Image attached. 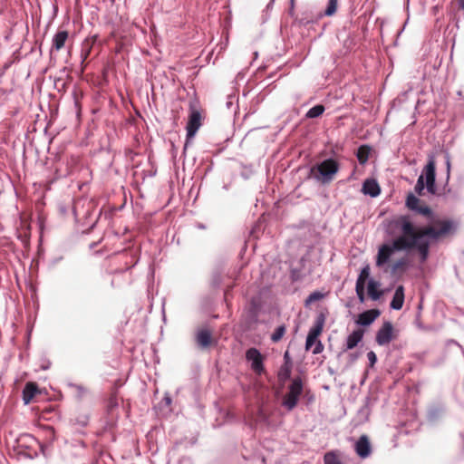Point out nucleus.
Wrapping results in <instances>:
<instances>
[{
    "label": "nucleus",
    "mask_w": 464,
    "mask_h": 464,
    "mask_svg": "<svg viewBox=\"0 0 464 464\" xmlns=\"http://www.w3.org/2000/svg\"><path fill=\"white\" fill-rule=\"evenodd\" d=\"M392 234H404L410 246L416 249L420 260L425 262L429 257L430 240L440 238L439 229L433 226L417 227L410 215H401L389 223Z\"/></svg>",
    "instance_id": "1"
},
{
    "label": "nucleus",
    "mask_w": 464,
    "mask_h": 464,
    "mask_svg": "<svg viewBox=\"0 0 464 464\" xmlns=\"http://www.w3.org/2000/svg\"><path fill=\"white\" fill-rule=\"evenodd\" d=\"M340 169L339 163L334 159H326L312 166L308 177L326 185L331 183Z\"/></svg>",
    "instance_id": "2"
},
{
    "label": "nucleus",
    "mask_w": 464,
    "mask_h": 464,
    "mask_svg": "<svg viewBox=\"0 0 464 464\" xmlns=\"http://www.w3.org/2000/svg\"><path fill=\"white\" fill-rule=\"evenodd\" d=\"M411 248L404 234H400L392 240L391 245H382L377 253L376 266L382 267L386 265L395 251H411Z\"/></svg>",
    "instance_id": "3"
},
{
    "label": "nucleus",
    "mask_w": 464,
    "mask_h": 464,
    "mask_svg": "<svg viewBox=\"0 0 464 464\" xmlns=\"http://www.w3.org/2000/svg\"><path fill=\"white\" fill-rule=\"evenodd\" d=\"M303 393V382L301 377H295L293 379L291 384L288 386V392L283 397L282 406L287 411L294 410L299 401L301 394Z\"/></svg>",
    "instance_id": "4"
},
{
    "label": "nucleus",
    "mask_w": 464,
    "mask_h": 464,
    "mask_svg": "<svg viewBox=\"0 0 464 464\" xmlns=\"http://www.w3.org/2000/svg\"><path fill=\"white\" fill-rule=\"evenodd\" d=\"M405 205L410 210L424 217L431 218L433 215L431 208L426 204H421L420 200L412 193L407 196Z\"/></svg>",
    "instance_id": "5"
},
{
    "label": "nucleus",
    "mask_w": 464,
    "mask_h": 464,
    "mask_svg": "<svg viewBox=\"0 0 464 464\" xmlns=\"http://www.w3.org/2000/svg\"><path fill=\"white\" fill-rule=\"evenodd\" d=\"M246 359L251 363V369L256 374L264 372V357L256 348H249L246 353Z\"/></svg>",
    "instance_id": "6"
},
{
    "label": "nucleus",
    "mask_w": 464,
    "mask_h": 464,
    "mask_svg": "<svg viewBox=\"0 0 464 464\" xmlns=\"http://www.w3.org/2000/svg\"><path fill=\"white\" fill-rule=\"evenodd\" d=\"M436 166L433 158H430L423 169L426 179V188L429 193H436Z\"/></svg>",
    "instance_id": "7"
},
{
    "label": "nucleus",
    "mask_w": 464,
    "mask_h": 464,
    "mask_svg": "<svg viewBox=\"0 0 464 464\" xmlns=\"http://www.w3.org/2000/svg\"><path fill=\"white\" fill-rule=\"evenodd\" d=\"M393 339V326L391 322H384L382 327L377 331L376 343L379 345H386Z\"/></svg>",
    "instance_id": "8"
},
{
    "label": "nucleus",
    "mask_w": 464,
    "mask_h": 464,
    "mask_svg": "<svg viewBox=\"0 0 464 464\" xmlns=\"http://www.w3.org/2000/svg\"><path fill=\"white\" fill-rule=\"evenodd\" d=\"M201 126V115L197 110H192L187 124V138H193Z\"/></svg>",
    "instance_id": "9"
},
{
    "label": "nucleus",
    "mask_w": 464,
    "mask_h": 464,
    "mask_svg": "<svg viewBox=\"0 0 464 464\" xmlns=\"http://www.w3.org/2000/svg\"><path fill=\"white\" fill-rule=\"evenodd\" d=\"M437 225L440 237L455 234L459 227V223L452 219L440 220Z\"/></svg>",
    "instance_id": "10"
},
{
    "label": "nucleus",
    "mask_w": 464,
    "mask_h": 464,
    "mask_svg": "<svg viewBox=\"0 0 464 464\" xmlns=\"http://www.w3.org/2000/svg\"><path fill=\"white\" fill-rule=\"evenodd\" d=\"M355 451L357 455L362 459H366L371 454V444L366 435H362L359 438L355 443Z\"/></svg>",
    "instance_id": "11"
},
{
    "label": "nucleus",
    "mask_w": 464,
    "mask_h": 464,
    "mask_svg": "<svg viewBox=\"0 0 464 464\" xmlns=\"http://www.w3.org/2000/svg\"><path fill=\"white\" fill-rule=\"evenodd\" d=\"M381 312L378 309H371L359 314L356 323L362 326L372 324L379 316Z\"/></svg>",
    "instance_id": "12"
},
{
    "label": "nucleus",
    "mask_w": 464,
    "mask_h": 464,
    "mask_svg": "<svg viewBox=\"0 0 464 464\" xmlns=\"http://www.w3.org/2000/svg\"><path fill=\"white\" fill-rule=\"evenodd\" d=\"M362 192L364 195H369L372 198H375L380 195L381 188L375 179H368L362 184Z\"/></svg>",
    "instance_id": "13"
},
{
    "label": "nucleus",
    "mask_w": 464,
    "mask_h": 464,
    "mask_svg": "<svg viewBox=\"0 0 464 464\" xmlns=\"http://www.w3.org/2000/svg\"><path fill=\"white\" fill-rule=\"evenodd\" d=\"M363 331L362 330H354L351 334H349L346 338L345 346L343 349V352H346L348 350H352L358 345V343L362 340Z\"/></svg>",
    "instance_id": "14"
},
{
    "label": "nucleus",
    "mask_w": 464,
    "mask_h": 464,
    "mask_svg": "<svg viewBox=\"0 0 464 464\" xmlns=\"http://www.w3.org/2000/svg\"><path fill=\"white\" fill-rule=\"evenodd\" d=\"M404 302V288L402 285H399L393 295L392 300L390 304L391 308L394 310L401 309Z\"/></svg>",
    "instance_id": "15"
},
{
    "label": "nucleus",
    "mask_w": 464,
    "mask_h": 464,
    "mask_svg": "<svg viewBox=\"0 0 464 464\" xmlns=\"http://www.w3.org/2000/svg\"><path fill=\"white\" fill-rule=\"evenodd\" d=\"M380 285V283L373 279H370L368 281V295L373 301L379 300L383 294L382 291L379 289Z\"/></svg>",
    "instance_id": "16"
},
{
    "label": "nucleus",
    "mask_w": 464,
    "mask_h": 464,
    "mask_svg": "<svg viewBox=\"0 0 464 464\" xmlns=\"http://www.w3.org/2000/svg\"><path fill=\"white\" fill-rule=\"evenodd\" d=\"M68 32L67 31H59L53 37V49L56 51L61 50L66 40L68 39Z\"/></svg>",
    "instance_id": "17"
},
{
    "label": "nucleus",
    "mask_w": 464,
    "mask_h": 464,
    "mask_svg": "<svg viewBox=\"0 0 464 464\" xmlns=\"http://www.w3.org/2000/svg\"><path fill=\"white\" fill-rule=\"evenodd\" d=\"M197 343L202 348H207L211 343V333L208 329H201L197 334Z\"/></svg>",
    "instance_id": "18"
},
{
    "label": "nucleus",
    "mask_w": 464,
    "mask_h": 464,
    "mask_svg": "<svg viewBox=\"0 0 464 464\" xmlns=\"http://www.w3.org/2000/svg\"><path fill=\"white\" fill-rule=\"evenodd\" d=\"M37 392V386L33 382H28L23 392V399L25 404H28Z\"/></svg>",
    "instance_id": "19"
},
{
    "label": "nucleus",
    "mask_w": 464,
    "mask_h": 464,
    "mask_svg": "<svg viewBox=\"0 0 464 464\" xmlns=\"http://www.w3.org/2000/svg\"><path fill=\"white\" fill-rule=\"evenodd\" d=\"M324 324V318L321 315L317 318L315 324L309 330L307 335L317 339L323 331Z\"/></svg>",
    "instance_id": "20"
},
{
    "label": "nucleus",
    "mask_w": 464,
    "mask_h": 464,
    "mask_svg": "<svg viewBox=\"0 0 464 464\" xmlns=\"http://www.w3.org/2000/svg\"><path fill=\"white\" fill-rule=\"evenodd\" d=\"M370 149L367 146H361L357 150V159L361 164L367 162L369 159Z\"/></svg>",
    "instance_id": "21"
},
{
    "label": "nucleus",
    "mask_w": 464,
    "mask_h": 464,
    "mask_svg": "<svg viewBox=\"0 0 464 464\" xmlns=\"http://www.w3.org/2000/svg\"><path fill=\"white\" fill-rule=\"evenodd\" d=\"M324 111V105L318 104L312 107L305 114L306 118L314 119L321 116Z\"/></svg>",
    "instance_id": "22"
},
{
    "label": "nucleus",
    "mask_w": 464,
    "mask_h": 464,
    "mask_svg": "<svg viewBox=\"0 0 464 464\" xmlns=\"http://www.w3.org/2000/svg\"><path fill=\"white\" fill-rule=\"evenodd\" d=\"M407 264H408V261L406 258H404V257L401 258L392 264V266L391 267V272L392 274H396L399 271H403V270H405Z\"/></svg>",
    "instance_id": "23"
},
{
    "label": "nucleus",
    "mask_w": 464,
    "mask_h": 464,
    "mask_svg": "<svg viewBox=\"0 0 464 464\" xmlns=\"http://www.w3.org/2000/svg\"><path fill=\"white\" fill-rule=\"evenodd\" d=\"M370 276V266L366 265L362 270L356 280V285H365V281Z\"/></svg>",
    "instance_id": "24"
},
{
    "label": "nucleus",
    "mask_w": 464,
    "mask_h": 464,
    "mask_svg": "<svg viewBox=\"0 0 464 464\" xmlns=\"http://www.w3.org/2000/svg\"><path fill=\"white\" fill-rule=\"evenodd\" d=\"M337 6H338V0H328V4L324 12V15L333 16L336 13Z\"/></svg>",
    "instance_id": "25"
},
{
    "label": "nucleus",
    "mask_w": 464,
    "mask_h": 464,
    "mask_svg": "<svg viewBox=\"0 0 464 464\" xmlns=\"http://www.w3.org/2000/svg\"><path fill=\"white\" fill-rule=\"evenodd\" d=\"M292 363H284L279 372V378L283 381L287 380L291 376Z\"/></svg>",
    "instance_id": "26"
},
{
    "label": "nucleus",
    "mask_w": 464,
    "mask_h": 464,
    "mask_svg": "<svg viewBox=\"0 0 464 464\" xmlns=\"http://www.w3.org/2000/svg\"><path fill=\"white\" fill-rule=\"evenodd\" d=\"M324 297V295L321 292L315 291L311 293L307 298L305 299L304 304L305 306L310 305L312 303L319 301Z\"/></svg>",
    "instance_id": "27"
},
{
    "label": "nucleus",
    "mask_w": 464,
    "mask_h": 464,
    "mask_svg": "<svg viewBox=\"0 0 464 464\" xmlns=\"http://www.w3.org/2000/svg\"><path fill=\"white\" fill-rule=\"evenodd\" d=\"M285 334V325H280L272 334L271 340L274 343H277V342H279L282 339V337L284 336Z\"/></svg>",
    "instance_id": "28"
},
{
    "label": "nucleus",
    "mask_w": 464,
    "mask_h": 464,
    "mask_svg": "<svg viewBox=\"0 0 464 464\" xmlns=\"http://www.w3.org/2000/svg\"><path fill=\"white\" fill-rule=\"evenodd\" d=\"M324 464H343L333 452H327L324 458Z\"/></svg>",
    "instance_id": "29"
},
{
    "label": "nucleus",
    "mask_w": 464,
    "mask_h": 464,
    "mask_svg": "<svg viewBox=\"0 0 464 464\" xmlns=\"http://www.w3.org/2000/svg\"><path fill=\"white\" fill-rule=\"evenodd\" d=\"M426 186V183H424V177L423 175H420L418 179H417V183L415 185V192L419 195V196H421L423 194V190H424V188Z\"/></svg>",
    "instance_id": "30"
},
{
    "label": "nucleus",
    "mask_w": 464,
    "mask_h": 464,
    "mask_svg": "<svg viewBox=\"0 0 464 464\" xmlns=\"http://www.w3.org/2000/svg\"><path fill=\"white\" fill-rule=\"evenodd\" d=\"M364 286L365 285H355L356 295L361 303H363L365 301Z\"/></svg>",
    "instance_id": "31"
},
{
    "label": "nucleus",
    "mask_w": 464,
    "mask_h": 464,
    "mask_svg": "<svg viewBox=\"0 0 464 464\" xmlns=\"http://www.w3.org/2000/svg\"><path fill=\"white\" fill-rule=\"evenodd\" d=\"M367 358H368V361H369V364L371 367H373V365L376 363L377 362V356H376V353L373 352V351H370L368 353H367Z\"/></svg>",
    "instance_id": "32"
},
{
    "label": "nucleus",
    "mask_w": 464,
    "mask_h": 464,
    "mask_svg": "<svg viewBox=\"0 0 464 464\" xmlns=\"http://www.w3.org/2000/svg\"><path fill=\"white\" fill-rule=\"evenodd\" d=\"M318 340L314 337L307 335L305 342V349L310 350L314 344L316 343Z\"/></svg>",
    "instance_id": "33"
},
{
    "label": "nucleus",
    "mask_w": 464,
    "mask_h": 464,
    "mask_svg": "<svg viewBox=\"0 0 464 464\" xmlns=\"http://www.w3.org/2000/svg\"><path fill=\"white\" fill-rule=\"evenodd\" d=\"M73 388L77 391L79 397H82L87 392V389L82 385L75 384Z\"/></svg>",
    "instance_id": "34"
},
{
    "label": "nucleus",
    "mask_w": 464,
    "mask_h": 464,
    "mask_svg": "<svg viewBox=\"0 0 464 464\" xmlns=\"http://www.w3.org/2000/svg\"><path fill=\"white\" fill-rule=\"evenodd\" d=\"M323 350H324V345L322 344L321 341H317L314 348L313 349V353L319 354L323 352Z\"/></svg>",
    "instance_id": "35"
},
{
    "label": "nucleus",
    "mask_w": 464,
    "mask_h": 464,
    "mask_svg": "<svg viewBox=\"0 0 464 464\" xmlns=\"http://www.w3.org/2000/svg\"><path fill=\"white\" fill-rule=\"evenodd\" d=\"M258 420L260 421H263V422H267L268 421V417L266 416V414L265 413L263 408H260L259 411H258Z\"/></svg>",
    "instance_id": "36"
},
{
    "label": "nucleus",
    "mask_w": 464,
    "mask_h": 464,
    "mask_svg": "<svg viewBox=\"0 0 464 464\" xmlns=\"http://www.w3.org/2000/svg\"><path fill=\"white\" fill-rule=\"evenodd\" d=\"M285 363H292L289 352L286 351L284 354Z\"/></svg>",
    "instance_id": "37"
},
{
    "label": "nucleus",
    "mask_w": 464,
    "mask_h": 464,
    "mask_svg": "<svg viewBox=\"0 0 464 464\" xmlns=\"http://www.w3.org/2000/svg\"><path fill=\"white\" fill-rule=\"evenodd\" d=\"M349 356H350V362H353L358 359L359 354L358 353H350Z\"/></svg>",
    "instance_id": "38"
},
{
    "label": "nucleus",
    "mask_w": 464,
    "mask_h": 464,
    "mask_svg": "<svg viewBox=\"0 0 464 464\" xmlns=\"http://www.w3.org/2000/svg\"><path fill=\"white\" fill-rule=\"evenodd\" d=\"M446 165H447V172H448V174H450V158H449V157H447Z\"/></svg>",
    "instance_id": "39"
},
{
    "label": "nucleus",
    "mask_w": 464,
    "mask_h": 464,
    "mask_svg": "<svg viewBox=\"0 0 464 464\" xmlns=\"http://www.w3.org/2000/svg\"><path fill=\"white\" fill-rule=\"evenodd\" d=\"M22 439H24L26 440H34V439L30 435H25Z\"/></svg>",
    "instance_id": "40"
},
{
    "label": "nucleus",
    "mask_w": 464,
    "mask_h": 464,
    "mask_svg": "<svg viewBox=\"0 0 464 464\" xmlns=\"http://www.w3.org/2000/svg\"><path fill=\"white\" fill-rule=\"evenodd\" d=\"M274 2H275V0H270V2L268 3L266 8L267 9L271 8L273 6V5H274Z\"/></svg>",
    "instance_id": "41"
},
{
    "label": "nucleus",
    "mask_w": 464,
    "mask_h": 464,
    "mask_svg": "<svg viewBox=\"0 0 464 464\" xmlns=\"http://www.w3.org/2000/svg\"><path fill=\"white\" fill-rule=\"evenodd\" d=\"M459 7L464 9V0H459Z\"/></svg>",
    "instance_id": "42"
},
{
    "label": "nucleus",
    "mask_w": 464,
    "mask_h": 464,
    "mask_svg": "<svg viewBox=\"0 0 464 464\" xmlns=\"http://www.w3.org/2000/svg\"><path fill=\"white\" fill-rule=\"evenodd\" d=\"M290 5H291V10H292L295 5V0H290Z\"/></svg>",
    "instance_id": "43"
},
{
    "label": "nucleus",
    "mask_w": 464,
    "mask_h": 464,
    "mask_svg": "<svg viewBox=\"0 0 464 464\" xmlns=\"http://www.w3.org/2000/svg\"><path fill=\"white\" fill-rule=\"evenodd\" d=\"M166 402H167V403H170V399H169V398H167V399H166Z\"/></svg>",
    "instance_id": "44"
}]
</instances>
